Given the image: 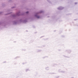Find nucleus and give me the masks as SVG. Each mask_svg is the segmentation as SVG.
Wrapping results in <instances>:
<instances>
[{
    "label": "nucleus",
    "instance_id": "2",
    "mask_svg": "<svg viewBox=\"0 0 78 78\" xmlns=\"http://www.w3.org/2000/svg\"><path fill=\"white\" fill-rule=\"evenodd\" d=\"M37 18H39V16H37Z\"/></svg>",
    "mask_w": 78,
    "mask_h": 78
},
{
    "label": "nucleus",
    "instance_id": "1",
    "mask_svg": "<svg viewBox=\"0 0 78 78\" xmlns=\"http://www.w3.org/2000/svg\"><path fill=\"white\" fill-rule=\"evenodd\" d=\"M29 12H26V13H27V14H28V13Z\"/></svg>",
    "mask_w": 78,
    "mask_h": 78
}]
</instances>
